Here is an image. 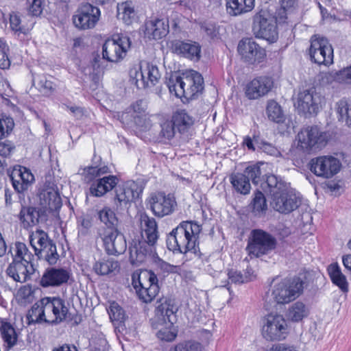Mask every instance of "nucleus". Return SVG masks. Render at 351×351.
<instances>
[{"mask_svg":"<svg viewBox=\"0 0 351 351\" xmlns=\"http://www.w3.org/2000/svg\"><path fill=\"white\" fill-rule=\"evenodd\" d=\"M273 80L269 77H260L252 80L247 86L245 94L250 99H256L267 94L273 87Z\"/></svg>","mask_w":351,"mask_h":351,"instance_id":"obj_24","label":"nucleus"},{"mask_svg":"<svg viewBox=\"0 0 351 351\" xmlns=\"http://www.w3.org/2000/svg\"><path fill=\"white\" fill-rule=\"evenodd\" d=\"M309 55L316 64L330 65L333 62V49L329 40L319 34H314L310 39Z\"/></svg>","mask_w":351,"mask_h":351,"instance_id":"obj_9","label":"nucleus"},{"mask_svg":"<svg viewBox=\"0 0 351 351\" xmlns=\"http://www.w3.org/2000/svg\"><path fill=\"white\" fill-rule=\"evenodd\" d=\"M42 299L36 302L28 311L27 319L29 324L44 322V312L43 313Z\"/></svg>","mask_w":351,"mask_h":351,"instance_id":"obj_45","label":"nucleus"},{"mask_svg":"<svg viewBox=\"0 0 351 351\" xmlns=\"http://www.w3.org/2000/svg\"><path fill=\"white\" fill-rule=\"evenodd\" d=\"M15 149L14 144L9 141L0 143V156L3 158L8 157L11 155Z\"/></svg>","mask_w":351,"mask_h":351,"instance_id":"obj_63","label":"nucleus"},{"mask_svg":"<svg viewBox=\"0 0 351 351\" xmlns=\"http://www.w3.org/2000/svg\"><path fill=\"white\" fill-rule=\"evenodd\" d=\"M238 51L245 62L251 64L261 62L266 56L265 50L250 39L239 43Z\"/></svg>","mask_w":351,"mask_h":351,"instance_id":"obj_21","label":"nucleus"},{"mask_svg":"<svg viewBox=\"0 0 351 351\" xmlns=\"http://www.w3.org/2000/svg\"><path fill=\"white\" fill-rule=\"evenodd\" d=\"M176 127L173 121H165L161 125L160 134L165 138L170 140L175 136Z\"/></svg>","mask_w":351,"mask_h":351,"instance_id":"obj_58","label":"nucleus"},{"mask_svg":"<svg viewBox=\"0 0 351 351\" xmlns=\"http://www.w3.org/2000/svg\"><path fill=\"white\" fill-rule=\"evenodd\" d=\"M276 239L268 232L260 230H253L246 247L250 256L261 257L271 253L276 247Z\"/></svg>","mask_w":351,"mask_h":351,"instance_id":"obj_7","label":"nucleus"},{"mask_svg":"<svg viewBox=\"0 0 351 351\" xmlns=\"http://www.w3.org/2000/svg\"><path fill=\"white\" fill-rule=\"evenodd\" d=\"M41 205L51 210H56L61 206V199L58 193L54 191H45L40 194Z\"/></svg>","mask_w":351,"mask_h":351,"instance_id":"obj_38","label":"nucleus"},{"mask_svg":"<svg viewBox=\"0 0 351 351\" xmlns=\"http://www.w3.org/2000/svg\"><path fill=\"white\" fill-rule=\"evenodd\" d=\"M147 202L154 215L158 217L171 214L176 206L174 197L163 193H152Z\"/></svg>","mask_w":351,"mask_h":351,"instance_id":"obj_20","label":"nucleus"},{"mask_svg":"<svg viewBox=\"0 0 351 351\" xmlns=\"http://www.w3.org/2000/svg\"><path fill=\"white\" fill-rule=\"evenodd\" d=\"M158 325L162 326L156 333L158 339L162 341H171L176 337L177 333L173 328V324L172 326H168L167 323H161L160 322Z\"/></svg>","mask_w":351,"mask_h":351,"instance_id":"obj_49","label":"nucleus"},{"mask_svg":"<svg viewBox=\"0 0 351 351\" xmlns=\"http://www.w3.org/2000/svg\"><path fill=\"white\" fill-rule=\"evenodd\" d=\"M261 171L259 166H249L243 173H233L230 177V183L234 189L242 195H247L251 190L250 180L255 185L261 181Z\"/></svg>","mask_w":351,"mask_h":351,"instance_id":"obj_11","label":"nucleus"},{"mask_svg":"<svg viewBox=\"0 0 351 351\" xmlns=\"http://www.w3.org/2000/svg\"><path fill=\"white\" fill-rule=\"evenodd\" d=\"M254 7V0H226V10L231 16L250 12Z\"/></svg>","mask_w":351,"mask_h":351,"instance_id":"obj_31","label":"nucleus"},{"mask_svg":"<svg viewBox=\"0 0 351 351\" xmlns=\"http://www.w3.org/2000/svg\"><path fill=\"white\" fill-rule=\"evenodd\" d=\"M169 32V25L164 19H156L145 24V34L149 38L160 39L165 36Z\"/></svg>","mask_w":351,"mask_h":351,"instance_id":"obj_29","label":"nucleus"},{"mask_svg":"<svg viewBox=\"0 0 351 351\" xmlns=\"http://www.w3.org/2000/svg\"><path fill=\"white\" fill-rule=\"evenodd\" d=\"M119 268V262L113 258H101L93 265L94 271L100 276L107 275Z\"/></svg>","mask_w":351,"mask_h":351,"instance_id":"obj_39","label":"nucleus"},{"mask_svg":"<svg viewBox=\"0 0 351 351\" xmlns=\"http://www.w3.org/2000/svg\"><path fill=\"white\" fill-rule=\"evenodd\" d=\"M305 284L306 282L300 277L282 279L274 284L271 296L278 304H288L302 294Z\"/></svg>","mask_w":351,"mask_h":351,"instance_id":"obj_3","label":"nucleus"},{"mask_svg":"<svg viewBox=\"0 0 351 351\" xmlns=\"http://www.w3.org/2000/svg\"><path fill=\"white\" fill-rule=\"evenodd\" d=\"M280 8L276 12L278 23H285L287 15L292 13L298 6L297 0H279Z\"/></svg>","mask_w":351,"mask_h":351,"instance_id":"obj_41","label":"nucleus"},{"mask_svg":"<svg viewBox=\"0 0 351 351\" xmlns=\"http://www.w3.org/2000/svg\"><path fill=\"white\" fill-rule=\"evenodd\" d=\"M99 217L102 223L105 224V229L116 228L117 219L114 213L110 208H104L99 212Z\"/></svg>","mask_w":351,"mask_h":351,"instance_id":"obj_48","label":"nucleus"},{"mask_svg":"<svg viewBox=\"0 0 351 351\" xmlns=\"http://www.w3.org/2000/svg\"><path fill=\"white\" fill-rule=\"evenodd\" d=\"M108 312L110 320L114 324H119L125 319V313L123 308L115 302L110 303Z\"/></svg>","mask_w":351,"mask_h":351,"instance_id":"obj_50","label":"nucleus"},{"mask_svg":"<svg viewBox=\"0 0 351 351\" xmlns=\"http://www.w3.org/2000/svg\"><path fill=\"white\" fill-rule=\"evenodd\" d=\"M71 273L65 268L51 267L47 269L40 281L43 287H58L66 283Z\"/></svg>","mask_w":351,"mask_h":351,"instance_id":"obj_23","label":"nucleus"},{"mask_svg":"<svg viewBox=\"0 0 351 351\" xmlns=\"http://www.w3.org/2000/svg\"><path fill=\"white\" fill-rule=\"evenodd\" d=\"M132 280L136 294L143 302H152L158 293V280L152 271L145 270L139 274L134 273Z\"/></svg>","mask_w":351,"mask_h":351,"instance_id":"obj_4","label":"nucleus"},{"mask_svg":"<svg viewBox=\"0 0 351 351\" xmlns=\"http://www.w3.org/2000/svg\"><path fill=\"white\" fill-rule=\"evenodd\" d=\"M12 186L18 193L27 190L34 182V176L27 168L18 165L15 166L10 175Z\"/></svg>","mask_w":351,"mask_h":351,"instance_id":"obj_22","label":"nucleus"},{"mask_svg":"<svg viewBox=\"0 0 351 351\" xmlns=\"http://www.w3.org/2000/svg\"><path fill=\"white\" fill-rule=\"evenodd\" d=\"M118 182L115 176H104L93 182L89 188V193L94 197H101L107 192L111 191Z\"/></svg>","mask_w":351,"mask_h":351,"instance_id":"obj_28","label":"nucleus"},{"mask_svg":"<svg viewBox=\"0 0 351 351\" xmlns=\"http://www.w3.org/2000/svg\"><path fill=\"white\" fill-rule=\"evenodd\" d=\"M271 205L277 212L289 214L297 209L301 204L300 198L288 189L271 197Z\"/></svg>","mask_w":351,"mask_h":351,"instance_id":"obj_19","label":"nucleus"},{"mask_svg":"<svg viewBox=\"0 0 351 351\" xmlns=\"http://www.w3.org/2000/svg\"><path fill=\"white\" fill-rule=\"evenodd\" d=\"M9 47L5 42L0 39V68L1 69H8L10 66V60L8 57V52Z\"/></svg>","mask_w":351,"mask_h":351,"instance_id":"obj_55","label":"nucleus"},{"mask_svg":"<svg viewBox=\"0 0 351 351\" xmlns=\"http://www.w3.org/2000/svg\"><path fill=\"white\" fill-rule=\"evenodd\" d=\"M229 280L234 283H243L248 280H251L250 277L243 276L239 271L231 269L228 274Z\"/></svg>","mask_w":351,"mask_h":351,"instance_id":"obj_64","label":"nucleus"},{"mask_svg":"<svg viewBox=\"0 0 351 351\" xmlns=\"http://www.w3.org/2000/svg\"><path fill=\"white\" fill-rule=\"evenodd\" d=\"M80 171V174L86 182H90L97 178L110 172L108 167L103 163L88 166Z\"/></svg>","mask_w":351,"mask_h":351,"instance_id":"obj_34","label":"nucleus"},{"mask_svg":"<svg viewBox=\"0 0 351 351\" xmlns=\"http://www.w3.org/2000/svg\"><path fill=\"white\" fill-rule=\"evenodd\" d=\"M106 252L110 255H119L125 252L127 243L123 234L117 228L104 229L99 232Z\"/></svg>","mask_w":351,"mask_h":351,"instance_id":"obj_18","label":"nucleus"},{"mask_svg":"<svg viewBox=\"0 0 351 351\" xmlns=\"http://www.w3.org/2000/svg\"><path fill=\"white\" fill-rule=\"evenodd\" d=\"M156 317L158 322L167 323L172 326L175 322L174 308L167 300L158 305L156 310Z\"/></svg>","mask_w":351,"mask_h":351,"instance_id":"obj_33","label":"nucleus"},{"mask_svg":"<svg viewBox=\"0 0 351 351\" xmlns=\"http://www.w3.org/2000/svg\"><path fill=\"white\" fill-rule=\"evenodd\" d=\"M44 322L56 324L66 318L69 308L65 301L60 298L46 297L42 298Z\"/></svg>","mask_w":351,"mask_h":351,"instance_id":"obj_12","label":"nucleus"},{"mask_svg":"<svg viewBox=\"0 0 351 351\" xmlns=\"http://www.w3.org/2000/svg\"><path fill=\"white\" fill-rule=\"evenodd\" d=\"M336 79L341 83L351 84V66L337 72Z\"/></svg>","mask_w":351,"mask_h":351,"instance_id":"obj_62","label":"nucleus"},{"mask_svg":"<svg viewBox=\"0 0 351 351\" xmlns=\"http://www.w3.org/2000/svg\"><path fill=\"white\" fill-rule=\"evenodd\" d=\"M136 14L134 6L132 1H127L117 4V16L125 24H131L135 19Z\"/></svg>","mask_w":351,"mask_h":351,"instance_id":"obj_37","label":"nucleus"},{"mask_svg":"<svg viewBox=\"0 0 351 351\" xmlns=\"http://www.w3.org/2000/svg\"><path fill=\"white\" fill-rule=\"evenodd\" d=\"M0 330L4 341L8 343L9 347L16 344L17 335L14 328L10 323L1 321L0 323Z\"/></svg>","mask_w":351,"mask_h":351,"instance_id":"obj_44","label":"nucleus"},{"mask_svg":"<svg viewBox=\"0 0 351 351\" xmlns=\"http://www.w3.org/2000/svg\"><path fill=\"white\" fill-rule=\"evenodd\" d=\"M276 19L269 16L265 12L256 14L253 19L252 32L256 38L265 39L270 43L276 41L278 31Z\"/></svg>","mask_w":351,"mask_h":351,"instance_id":"obj_10","label":"nucleus"},{"mask_svg":"<svg viewBox=\"0 0 351 351\" xmlns=\"http://www.w3.org/2000/svg\"><path fill=\"white\" fill-rule=\"evenodd\" d=\"M261 187L272 197L274 195H277L282 191H285L286 189L289 188V186L280 178L275 175H269L267 176L266 180L261 184Z\"/></svg>","mask_w":351,"mask_h":351,"instance_id":"obj_30","label":"nucleus"},{"mask_svg":"<svg viewBox=\"0 0 351 351\" xmlns=\"http://www.w3.org/2000/svg\"><path fill=\"white\" fill-rule=\"evenodd\" d=\"M252 211L255 215H260L266 211L267 205L263 193L257 191L252 200Z\"/></svg>","mask_w":351,"mask_h":351,"instance_id":"obj_51","label":"nucleus"},{"mask_svg":"<svg viewBox=\"0 0 351 351\" xmlns=\"http://www.w3.org/2000/svg\"><path fill=\"white\" fill-rule=\"evenodd\" d=\"M34 272L33 264H24L18 261H12L6 269L7 275L15 282H26Z\"/></svg>","mask_w":351,"mask_h":351,"instance_id":"obj_25","label":"nucleus"},{"mask_svg":"<svg viewBox=\"0 0 351 351\" xmlns=\"http://www.w3.org/2000/svg\"><path fill=\"white\" fill-rule=\"evenodd\" d=\"M337 112L339 115V119L351 127V103L346 99H341L337 103Z\"/></svg>","mask_w":351,"mask_h":351,"instance_id":"obj_46","label":"nucleus"},{"mask_svg":"<svg viewBox=\"0 0 351 351\" xmlns=\"http://www.w3.org/2000/svg\"><path fill=\"white\" fill-rule=\"evenodd\" d=\"M261 332L269 341L285 339L288 334L287 321L281 315L269 314L263 319Z\"/></svg>","mask_w":351,"mask_h":351,"instance_id":"obj_8","label":"nucleus"},{"mask_svg":"<svg viewBox=\"0 0 351 351\" xmlns=\"http://www.w3.org/2000/svg\"><path fill=\"white\" fill-rule=\"evenodd\" d=\"M202 229L192 221H182L168 235L167 245L173 252L196 253V245Z\"/></svg>","mask_w":351,"mask_h":351,"instance_id":"obj_2","label":"nucleus"},{"mask_svg":"<svg viewBox=\"0 0 351 351\" xmlns=\"http://www.w3.org/2000/svg\"><path fill=\"white\" fill-rule=\"evenodd\" d=\"M324 100V97L315 90H305L298 94L295 106L298 112L304 114H317Z\"/></svg>","mask_w":351,"mask_h":351,"instance_id":"obj_15","label":"nucleus"},{"mask_svg":"<svg viewBox=\"0 0 351 351\" xmlns=\"http://www.w3.org/2000/svg\"><path fill=\"white\" fill-rule=\"evenodd\" d=\"M172 121L180 134L187 132L194 123L193 117L185 110L177 111L172 117Z\"/></svg>","mask_w":351,"mask_h":351,"instance_id":"obj_35","label":"nucleus"},{"mask_svg":"<svg viewBox=\"0 0 351 351\" xmlns=\"http://www.w3.org/2000/svg\"><path fill=\"white\" fill-rule=\"evenodd\" d=\"M41 217V210L31 206H23L19 213V219L25 228L36 225Z\"/></svg>","mask_w":351,"mask_h":351,"instance_id":"obj_32","label":"nucleus"},{"mask_svg":"<svg viewBox=\"0 0 351 351\" xmlns=\"http://www.w3.org/2000/svg\"><path fill=\"white\" fill-rule=\"evenodd\" d=\"M170 351H202V348L197 342L185 341L177 343Z\"/></svg>","mask_w":351,"mask_h":351,"instance_id":"obj_54","label":"nucleus"},{"mask_svg":"<svg viewBox=\"0 0 351 351\" xmlns=\"http://www.w3.org/2000/svg\"><path fill=\"white\" fill-rule=\"evenodd\" d=\"M308 308L302 302H296L289 308L288 317L293 322L301 321L308 316Z\"/></svg>","mask_w":351,"mask_h":351,"instance_id":"obj_42","label":"nucleus"},{"mask_svg":"<svg viewBox=\"0 0 351 351\" xmlns=\"http://www.w3.org/2000/svg\"><path fill=\"white\" fill-rule=\"evenodd\" d=\"M130 45V40L127 36L108 39L103 45V58L109 62H117L125 56Z\"/></svg>","mask_w":351,"mask_h":351,"instance_id":"obj_14","label":"nucleus"},{"mask_svg":"<svg viewBox=\"0 0 351 351\" xmlns=\"http://www.w3.org/2000/svg\"><path fill=\"white\" fill-rule=\"evenodd\" d=\"M33 82L43 94L47 95L53 90V83L48 80L45 75L34 77Z\"/></svg>","mask_w":351,"mask_h":351,"instance_id":"obj_53","label":"nucleus"},{"mask_svg":"<svg viewBox=\"0 0 351 351\" xmlns=\"http://www.w3.org/2000/svg\"><path fill=\"white\" fill-rule=\"evenodd\" d=\"M12 261H18L24 264H32L34 255L29 251L27 245L22 242H16L12 248Z\"/></svg>","mask_w":351,"mask_h":351,"instance_id":"obj_40","label":"nucleus"},{"mask_svg":"<svg viewBox=\"0 0 351 351\" xmlns=\"http://www.w3.org/2000/svg\"><path fill=\"white\" fill-rule=\"evenodd\" d=\"M17 296L21 302L30 303L34 298V291L30 286H23L18 291Z\"/></svg>","mask_w":351,"mask_h":351,"instance_id":"obj_56","label":"nucleus"},{"mask_svg":"<svg viewBox=\"0 0 351 351\" xmlns=\"http://www.w3.org/2000/svg\"><path fill=\"white\" fill-rule=\"evenodd\" d=\"M14 126V120L6 114H0V128L3 132L8 135Z\"/></svg>","mask_w":351,"mask_h":351,"instance_id":"obj_59","label":"nucleus"},{"mask_svg":"<svg viewBox=\"0 0 351 351\" xmlns=\"http://www.w3.org/2000/svg\"><path fill=\"white\" fill-rule=\"evenodd\" d=\"M142 240L133 241L130 247V260L132 265H138L143 263L148 254L155 256L154 245L158 239L156 220L143 213L140 216Z\"/></svg>","mask_w":351,"mask_h":351,"instance_id":"obj_1","label":"nucleus"},{"mask_svg":"<svg viewBox=\"0 0 351 351\" xmlns=\"http://www.w3.org/2000/svg\"><path fill=\"white\" fill-rule=\"evenodd\" d=\"M329 137L326 132L322 131L317 126H307L302 128L296 136L297 148L308 153L314 149L324 147Z\"/></svg>","mask_w":351,"mask_h":351,"instance_id":"obj_5","label":"nucleus"},{"mask_svg":"<svg viewBox=\"0 0 351 351\" xmlns=\"http://www.w3.org/2000/svg\"><path fill=\"white\" fill-rule=\"evenodd\" d=\"M174 53L190 60H199L201 57V46L196 42L176 40L172 43Z\"/></svg>","mask_w":351,"mask_h":351,"instance_id":"obj_26","label":"nucleus"},{"mask_svg":"<svg viewBox=\"0 0 351 351\" xmlns=\"http://www.w3.org/2000/svg\"><path fill=\"white\" fill-rule=\"evenodd\" d=\"M268 118L276 123H281L284 120V115L280 106L274 101H269L267 106Z\"/></svg>","mask_w":351,"mask_h":351,"instance_id":"obj_47","label":"nucleus"},{"mask_svg":"<svg viewBox=\"0 0 351 351\" xmlns=\"http://www.w3.org/2000/svg\"><path fill=\"white\" fill-rule=\"evenodd\" d=\"M328 271L332 282L343 292H348V282L339 266L337 263L331 264L328 266Z\"/></svg>","mask_w":351,"mask_h":351,"instance_id":"obj_36","label":"nucleus"},{"mask_svg":"<svg viewBox=\"0 0 351 351\" xmlns=\"http://www.w3.org/2000/svg\"><path fill=\"white\" fill-rule=\"evenodd\" d=\"M201 31L205 33L210 38L217 36L218 34L216 25L211 22H203L200 23Z\"/></svg>","mask_w":351,"mask_h":351,"instance_id":"obj_61","label":"nucleus"},{"mask_svg":"<svg viewBox=\"0 0 351 351\" xmlns=\"http://www.w3.org/2000/svg\"><path fill=\"white\" fill-rule=\"evenodd\" d=\"M193 84V90L194 95L202 91L203 89L204 80L201 74L196 71H192L189 74Z\"/></svg>","mask_w":351,"mask_h":351,"instance_id":"obj_57","label":"nucleus"},{"mask_svg":"<svg viewBox=\"0 0 351 351\" xmlns=\"http://www.w3.org/2000/svg\"><path fill=\"white\" fill-rule=\"evenodd\" d=\"M100 10L90 3L81 5L73 16L74 25L80 29L93 28L100 18Z\"/></svg>","mask_w":351,"mask_h":351,"instance_id":"obj_16","label":"nucleus"},{"mask_svg":"<svg viewBox=\"0 0 351 351\" xmlns=\"http://www.w3.org/2000/svg\"><path fill=\"white\" fill-rule=\"evenodd\" d=\"M147 256L152 257L155 262L157 263L158 267L163 271L167 273H173L176 271V266L171 265L162 260H161L155 252V256L152 254H148Z\"/></svg>","mask_w":351,"mask_h":351,"instance_id":"obj_60","label":"nucleus"},{"mask_svg":"<svg viewBox=\"0 0 351 351\" xmlns=\"http://www.w3.org/2000/svg\"><path fill=\"white\" fill-rule=\"evenodd\" d=\"M183 76H171L168 82V87L171 93L174 92L176 97H181L185 95L183 86Z\"/></svg>","mask_w":351,"mask_h":351,"instance_id":"obj_52","label":"nucleus"},{"mask_svg":"<svg viewBox=\"0 0 351 351\" xmlns=\"http://www.w3.org/2000/svg\"><path fill=\"white\" fill-rule=\"evenodd\" d=\"M24 18L22 19L20 15L16 13L10 14V25L12 31L18 35L21 34H27L32 28V23H25Z\"/></svg>","mask_w":351,"mask_h":351,"instance_id":"obj_43","label":"nucleus"},{"mask_svg":"<svg viewBox=\"0 0 351 351\" xmlns=\"http://www.w3.org/2000/svg\"><path fill=\"white\" fill-rule=\"evenodd\" d=\"M144 186L141 182L128 181L119 185L116 189L114 203L117 208H123L128 204L138 198Z\"/></svg>","mask_w":351,"mask_h":351,"instance_id":"obj_17","label":"nucleus"},{"mask_svg":"<svg viewBox=\"0 0 351 351\" xmlns=\"http://www.w3.org/2000/svg\"><path fill=\"white\" fill-rule=\"evenodd\" d=\"M132 74L134 75H141L143 77L141 84L145 88L154 86L161 78V73L158 66L146 62L141 63V73H137L136 71H134Z\"/></svg>","mask_w":351,"mask_h":351,"instance_id":"obj_27","label":"nucleus"},{"mask_svg":"<svg viewBox=\"0 0 351 351\" xmlns=\"http://www.w3.org/2000/svg\"><path fill=\"white\" fill-rule=\"evenodd\" d=\"M339 159L332 156H322L312 158L310 161V169L317 176L330 178L336 175L341 169Z\"/></svg>","mask_w":351,"mask_h":351,"instance_id":"obj_13","label":"nucleus"},{"mask_svg":"<svg viewBox=\"0 0 351 351\" xmlns=\"http://www.w3.org/2000/svg\"><path fill=\"white\" fill-rule=\"evenodd\" d=\"M29 242L38 258L45 260L50 265L56 263L59 258L56 246L45 232L38 230L32 232L29 236Z\"/></svg>","mask_w":351,"mask_h":351,"instance_id":"obj_6","label":"nucleus"}]
</instances>
